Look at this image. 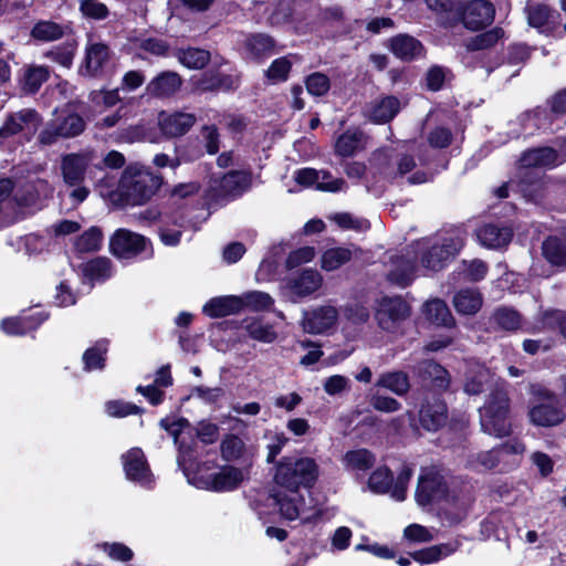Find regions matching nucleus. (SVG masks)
Returning a JSON list of instances; mask_svg holds the SVG:
<instances>
[{"label": "nucleus", "mask_w": 566, "mask_h": 566, "mask_svg": "<svg viewBox=\"0 0 566 566\" xmlns=\"http://www.w3.org/2000/svg\"><path fill=\"white\" fill-rule=\"evenodd\" d=\"M418 158L421 166L428 164V157L413 142H399L376 149L369 158V167L374 176L399 182L406 178L409 185H421L430 181L433 174L427 169H416Z\"/></svg>", "instance_id": "f257e3e1"}, {"label": "nucleus", "mask_w": 566, "mask_h": 566, "mask_svg": "<svg viewBox=\"0 0 566 566\" xmlns=\"http://www.w3.org/2000/svg\"><path fill=\"white\" fill-rule=\"evenodd\" d=\"M467 238L462 227L444 228L432 237L422 238L410 244V253L418 263L429 271L442 270L464 245Z\"/></svg>", "instance_id": "f03ea898"}, {"label": "nucleus", "mask_w": 566, "mask_h": 566, "mask_svg": "<svg viewBox=\"0 0 566 566\" xmlns=\"http://www.w3.org/2000/svg\"><path fill=\"white\" fill-rule=\"evenodd\" d=\"M94 150H82L64 154L60 158V172L63 184L71 189L69 197L74 205H81L90 195V188L85 185L92 168L102 169L95 164Z\"/></svg>", "instance_id": "7ed1b4c3"}, {"label": "nucleus", "mask_w": 566, "mask_h": 566, "mask_svg": "<svg viewBox=\"0 0 566 566\" xmlns=\"http://www.w3.org/2000/svg\"><path fill=\"white\" fill-rule=\"evenodd\" d=\"M163 179L149 167L140 164L128 165L120 176L123 208L148 202L160 188Z\"/></svg>", "instance_id": "20e7f679"}, {"label": "nucleus", "mask_w": 566, "mask_h": 566, "mask_svg": "<svg viewBox=\"0 0 566 566\" xmlns=\"http://www.w3.org/2000/svg\"><path fill=\"white\" fill-rule=\"evenodd\" d=\"M319 474L316 461L310 457L286 455L275 465L274 482L286 491L311 489Z\"/></svg>", "instance_id": "39448f33"}, {"label": "nucleus", "mask_w": 566, "mask_h": 566, "mask_svg": "<svg viewBox=\"0 0 566 566\" xmlns=\"http://www.w3.org/2000/svg\"><path fill=\"white\" fill-rule=\"evenodd\" d=\"M510 400L503 386L491 391L485 405L480 408L482 430L494 437H505L511 432L509 421Z\"/></svg>", "instance_id": "423d86ee"}, {"label": "nucleus", "mask_w": 566, "mask_h": 566, "mask_svg": "<svg viewBox=\"0 0 566 566\" xmlns=\"http://www.w3.org/2000/svg\"><path fill=\"white\" fill-rule=\"evenodd\" d=\"M411 314L409 304L401 296H382L375 305V321L385 333L403 334L405 323Z\"/></svg>", "instance_id": "0eeeda50"}, {"label": "nucleus", "mask_w": 566, "mask_h": 566, "mask_svg": "<svg viewBox=\"0 0 566 566\" xmlns=\"http://www.w3.org/2000/svg\"><path fill=\"white\" fill-rule=\"evenodd\" d=\"M272 499L285 520L300 518L302 523H316L322 517V509L315 504L307 505L304 496L297 491H276Z\"/></svg>", "instance_id": "6e6552de"}, {"label": "nucleus", "mask_w": 566, "mask_h": 566, "mask_svg": "<svg viewBox=\"0 0 566 566\" xmlns=\"http://www.w3.org/2000/svg\"><path fill=\"white\" fill-rule=\"evenodd\" d=\"M85 128L84 119L76 113L69 109L56 112L52 119L39 134V142L44 146H50L59 138H72L83 133Z\"/></svg>", "instance_id": "1a4fd4ad"}, {"label": "nucleus", "mask_w": 566, "mask_h": 566, "mask_svg": "<svg viewBox=\"0 0 566 566\" xmlns=\"http://www.w3.org/2000/svg\"><path fill=\"white\" fill-rule=\"evenodd\" d=\"M184 474L188 482L198 489H205L214 492H229L237 489L244 479L241 469L228 465L219 472L210 474L207 478L198 476L191 472L188 467H184Z\"/></svg>", "instance_id": "9d476101"}, {"label": "nucleus", "mask_w": 566, "mask_h": 566, "mask_svg": "<svg viewBox=\"0 0 566 566\" xmlns=\"http://www.w3.org/2000/svg\"><path fill=\"white\" fill-rule=\"evenodd\" d=\"M109 248L118 259L149 258L153 254L150 242L142 234L127 229H118L111 238Z\"/></svg>", "instance_id": "9b49d317"}, {"label": "nucleus", "mask_w": 566, "mask_h": 566, "mask_svg": "<svg viewBox=\"0 0 566 566\" xmlns=\"http://www.w3.org/2000/svg\"><path fill=\"white\" fill-rule=\"evenodd\" d=\"M42 124L41 115L33 108H22L7 115L0 128V142L6 138L20 135L24 140H30Z\"/></svg>", "instance_id": "f8f14e48"}, {"label": "nucleus", "mask_w": 566, "mask_h": 566, "mask_svg": "<svg viewBox=\"0 0 566 566\" xmlns=\"http://www.w3.org/2000/svg\"><path fill=\"white\" fill-rule=\"evenodd\" d=\"M323 277L318 271L306 269L287 275L281 283V293L289 301L296 303L318 291Z\"/></svg>", "instance_id": "ddd939ff"}, {"label": "nucleus", "mask_w": 566, "mask_h": 566, "mask_svg": "<svg viewBox=\"0 0 566 566\" xmlns=\"http://www.w3.org/2000/svg\"><path fill=\"white\" fill-rule=\"evenodd\" d=\"M448 484L441 471L436 467L423 468L418 479L416 501L420 506L440 502L447 496Z\"/></svg>", "instance_id": "4468645a"}, {"label": "nucleus", "mask_w": 566, "mask_h": 566, "mask_svg": "<svg viewBox=\"0 0 566 566\" xmlns=\"http://www.w3.org/2000/svg\"><path fill=\"white\" fill-rule=\"evenodd\" d=\"M51 193L50 184L35 176L12 182L10 197L15 206V216L18 214V208L34 206L41 198H46Z\"/></svg>", "instance_id": "2eb2a0df"}, {"label": "nucleus", "mask_w": 566, "mask_h": 566, "mask_svg": "<svg viewBox=\"0 0 566 566\" xmlns=\"http://www.w3.org/2000/svg\"><path fill=\"white\" fill-rule=\"evenodd\" d=\"M338 311L333 305H322L303 312L302 327L308 334H324L336 326Z\"/></svg>", "instance_id": "dca6fc26"}, {"label": "nucleus", "mask_w": 566, "mask_h": 566, "mask_svg": "<svg viewBox=\"0 0 566 566\" xmlns=\"http://www.w3.org/2000/svg\"><path fill=\"white\" fill-rule=\"evenodd\" d=\"M122 459L128 480L148 489L154 485V476L142 449L133 448Z\"/></svg>", "instance_id": "f3484780"}, {"label": "nucleus", "mask_w": 566, "mask_h": 566, "mask_svg": "<svg viewBox=\"0 0 566 566\" xmlns=\"http://www.w3.org/2000/svg\"><path fill=\"white\" fill-rule=\"evenodd\" d=\"M418 260L410 253V245L401 254L390 256L387 279L399 287L408 286L416 276Z\"/></svg>", "instance_id": "a211bd4d"}, {"label": "nucleus", "mask_w": 566, "mask_h": 566, "mask_svg": "<svg viewBox=\"0 0 566 566\" xmlns=\"http://www.w3.org/2000/svg\"><path fill=\"white\" fill-rule=\"evenodd\" d=\"M294 180L303 187H314L317 190L337 192L342 191L346 182L340 178H333L328 171L314 168H302L294 172Z\"/></svg>", "instance_id": "6ab92c4d"}, {"label": "nucleus", "mask_w": 566, "mask_h": 566, "mask_svg": "<svg viewBox=\"0 0 566 566\" xmlns=\"http://www.w3.org/2000/svg\"><path fill=\"white\" fill-rule=\"evenodd\" d=\"M495 10L486 0H471L461 8V18L469 30H479L492 23Z\"/></svg>", "instance_id": "aec40b11"}, {"label": "nucleus", "mask_w": 566, "mask_h": 566, "mask_svg": "<svg viewBox=\"0 0 566 566\" xmlns=\"http://www.w3.org/2000/svg\"><path fill=\"white\" fill-rule=\"evenodd\" d=\"M160 427L174 438V442L179 450L178 465L184 471V467H187L186 457L189 450L184 436H192L190 422L182 417L169 416L160 420Z\"/></svg>", "instance_id": "412c9836"}, {"label": "nucleus", "mask_w": 566, "mask_h": 566, "mask_svg": "<svg viewBox=\"0 0 566 566\" xmlns=\"http://www.w3.org/2000/svg\"><path fill=\"white\" fill-rule=\"evenodd\" d=\"M553 120L552 114L544 107H537L531 112L523 113L517 118V124L521 128L518 130L512 129V137L516 138L520 135L531 136L538 130H553Z\"/></svg>", "instance_id": "4be33fe9"}, {"label": "nucleus", "mask_w": 566, "mask_h": 566, "mask_svg": "<svg viewBox=\"0 0 566 566\" xmlns=\"http://www.w3.org/2000/svg\"><path fill=\"white\" fill-rule=\"evenodd\" d=\"M196 123V116L185 112H160L158 115V127L167 138H175L186 135Z\"/></svg>", "instance_id": "5701e85b"}, {"label": "nucleus", "mask_w": 566, "mask_h": 566, "mask_svg": "<svg viewBox=\"0 0 566 566\" xmlns=\"http://www.w3.org/2000/svg\"><path fill=\"white\" fill-rule=\"evenodd\" d=\"M448 410L444 401L432 396L426 398L419 409V422L427 431H438L447 422Z\"/></svg>", "instance_id": "b1692460"}, {"label": "nucleus", "mask_w": 566, "mask_h": 566, "mask_svg": "<svg viewBox=\"0 0 566 566\" xmlns=\"http://www.w3.org/2000/svg\"><path fill=\"white\" fill-rule=\"evenodd\" d=\"M528 418L536 427L552 428L566 420V412L555 401L535 402L528 410Z\"/></svg>", "instance_id": "393cba45"}, {"label": "nucleus", "mask_w": 566, "mask_h": 566, "mask_svg": "<svg viewBox=\"0 0 566 566\" xmlns=\"http://www.w3.org/2000/svg\"><path fill=\"white\" fill-rule=\"evenodd\" d=\"M44 311L36 310L31 313H23L17 317L4 318L1 322V329L12 336L25 335L36 329L44 321L48 319Z\"/></svg>", "instance_id": "a878e982"}, {"label": "nucleus", "mask_w": 566, "mask_h": 566, "mask_svg": "<svg viewBox=\"0 0 566 566\" xmlns=\"http://www.w3.org/2000/svg\"><path fill=\"white\" fill-rule=\"evenodd\" d=\"M560 163L557 150L553 147H538L526 150L520 158V175H526L528 168H552Z\"/></svg>", "instance_id": "bb28decb"}, {"label": "nucleus", "mask_w": 566, "mask_h": 566, "mask_svg": "<svg viewBox=\"0 0 566 566\" xmlns=\"http://www.w3.org/2000/svg\"><path fill=\"white\" fill-rule=\"evenodd\" d=\"M51 70L46 65L24 64L18 73L20 88L25 94H35L50 78Z\"/></svg>", "instance_id": "cd10ccee"}, {"label": "nucleus", "mask_w": 566, "mask_h": 566, "mask_svg": "<svg viewBox=\"0 0 566 566\" xmlns=\"http://www.w3.org/2000/svg\"><path fill=\"white\" fill-rule=\"evenodd\" d=\"M181 84L182 80L177 72L164 71L148 82L146 93L157 98H167L175 95Z\"/></svg>", "instance_id": "c85d7f7f"}, {"label": "nucleus", "mask_w": 566, "mask_h": 566, "mask_svg": "<svg viewBox=\"0 0 566 566\" xmlns=\"http://www.w3.org/2000/svg\"><path fill=\"white\" fill-rule=\"evenodd\" d=\"M109 48L104 43H91L85 49V56L80 67L83 75L96 76L109 61Z\"/></svg>", "instance_id": "c756f323"}, {"label": "nucleus", "mask_w": 566, "mask_h": 566, "mask_svg": "<svg viewBox=\"0 0 566 566\" xmlns=\"http://www.w3.org/2000/svg\"><path fill=\"white\" fill-rule=\"evenodd\" d=\"M480 243L489 249H500L510 243L513 237L512 229L495 223H488L478 230Z\"/></svg>", "instance_id": "7c9ffc66"}, {"label": "nucleus", "mask_w": 566, "mask_h": 566, "mask_svg": "<svg viewBox=\"0 0 566 566\" xmlns=\"http://www.w3.org/2000/svg\"><path fill=\"white\" fill-rule=\"evenodd\" d=\"M243 49L249 59L260 61L275 53V42L263 33L249 34L244 38Z\"/></svg>", "instance_id": "2f4dec72"}, {"label": "nucleus", "mask_w": 566, "mask_h": 566, "mask_svg": "<svg viewBox=\"0 0 566 566\" xmlns=\"http://www.w3.org/2000/svg\"><path fill=\"white\" fill-rule=\"evenodd\" d=\"M417 374L423 382L430 384L434 389L447 390L450 385L448 370L433 360H423L417 367Z\"/></svg>", "instance_id": "473e14b6"}, {"label": "nucleus", "mask_w": 566, "mask_h": 566, "mask_svg": "<svg viewBox=\"0 0 566 566\" xmlns=\"http://www.w3.org/2000/svg\"><path fill=\"white\" fill-rule=\"evenodd\" d=\"M367 136L358 128H349L335 143V153L340 157H352L366 148Z\"/></svg>", "instance_id": "72a5a7b5"}, {"label": "nucleus", "mask_w": 566, "mask_h": 566, "mask_svg": "<svg viewBox=\"0 0 566 566\" xmlns=\"http://www.w3.org/2000/svg\"><path fill=\"white\" fill-rule=\"evenodd\" d=\"M242 308V300L238 296H219L208 301L202 312L212 318L224 317L240 312Z\"/></svg>", "instance_id": "f704fd0d"}, {"label": "nucleus", "mask_w": 566, "mask_h": 566, "mask_svg": "<svg viewBox=\"0 0 566 566\" xmlns=\"http://www.w3.org/2000/svg\"><path fill=\"white\" fill-rule=\"evenodd\" d=\"M342 463L348 472L365 473L376 463V455L365 448L349 450L343 455Z\"/></svg>", "instance_id": "c9c22d12"}, {"label": "nucleus", "mask_w": 566, "mask_h": 566, "mask_svg": "<svg viewBox=\"0 0 566 566\" xmlns=\"http://www.w3.org/2000/svg\"><path fill=\"white\" fill-rule=\"evenodd\" d=\"M400 109V101L395 96H385L373 102L368 108V116L375 123L391 120Z\"/></svg>", "instance_id": "e433bc0d"}, {"label": "nucleus", "mask_w": 566, "mask_h": 566, "mask_svg": "<svg viewBox=\"0 0 566 566\" xmlns=\"http://www.w3.org/2000/svg\"><path fill=\"white\" fill-rule=\"evenodd\" d=\"M545 260L559 270H566V240L558 237H548L542 244Z\"/></svg>", "instance_id": "4c0bfd02"}, {"label": "nucleus", "mask_w": 566, "mask_h": 566, "mask_svg": "<svg viewBox=\"0 0 566 566\" xmlns=\"http://www.w3.org/2000/svg\"><path fill=\"white\" fill-rule=\"evenodd\" d=\"M556 13L546 4L536 3L527 7V19L530 25L541 32H551L556 24Z\"/></svg>", "instance_id": "58836bf2"}, {"label": "nucleus", "mask_w": 566, "mask_h": 566, "mask_svg": "<svg viewBox=\"0 0 566 566\" xmlns=\"http://www.w3.org/2000/svg\"><path fill=\"white\" fill-rule=\"evenodd\" d=\"M99 196L112 207L123 208L120 178L117 180L114 175L104 174L96 182Z\"/></svg>", "instance_id": "ea45409f"}, {"label": "nucleus", "mask_w": 566, "mask_h": 566, "mask_svg": "<svg viewBox=\"0 0 566 566\" xmlns=\"http://www.w3.org/2000/svg\"><path fill=\"white\" fill-rule=\"evenodd\" d=\"M65 34L64 27L51 20H40L30 31L31 39L36 43L54 42Z\"/></svg>", "instance_id": "a19ab883"}, {"label": "nucleus", "mask_w": 566, "mask_h": 566, "mask_svg": "<svg viewBox=\"0 0 566 566\" xmlns=\"http://www.w3.org/2000/svg\"><path fill=\"white\" fill-rule=\"evenodd\" d=\"M391 52L401 60H412L422 53V44L413 36L399 34L390 40Z\"/></svg>", "instance_id": "79ce46f5"}, {"label": "nucleus", "mask_w": 566, "mask_h": 566, "mask_svg": "<svg viewBox=\"0 0 566 566\" xmlns=\"http://www.w3.org/2000/svg\"><path fill=\"white\" fill-rule=\"evenodd\" d=\"M422 312L426 318L432 324L444 327H451L454 325V318L448 305L439 298L428 301L423 305Z\"/></svg>", "instance_id": "37998d69"}, {"label": "nucleus", "mask_w": 566, "mask_h": 566, "mask_svg": "<svg viewBox=\"0 0 566 566\" xmlns=\"http://www.w3.org/2000/svg\"><path fill=\"white\" fill-rule=\"evenodd\" d=\"M453 305L459 314L474 315L482 306V296L478 290L464 289L454 295Z\"/></svg>", "instance_id": "c03bdc74"}, {"label": "nucleus", "mask_w": 566, "mask_h": 566, "mask_svg": "<svg viewBox=\"0 0 566 566\" xmlns=\"http://www.w3.org/2000/svg\"><path fill=\"white\" fill-rule=\"evenodd\" d=\"M251 175L245 171L232 170L224 174L219 181L220 190L226 195H240L250 185Z\"/></svg>", "instance_id": "a18cd8bd"}, {"label": "nucleus", "mask_w": 566, "mask_h": 566, "mask_svg": "<svg viewBox=\"0 0 566 566\" xmlns=\"http://www.w3.org/2000/svg\"><path fill=\"white\" fill-rule=\"evenodd\" d=\"M376 386L390 390L397 396H405L409 391L410 382L408 375L398 370L380 375Z\"/></svg>", "instance_id": "49530a36"}, {"label": "nucleus", "mask_w": 566, "mask_h": 566, "mask_svg": "<svg viewBox=\"0 0 566 566\" xmlns=\"http://www.w3.org/2000/svg\"><path fill=\"white\" fill-rule=\"evenodd\" d=\"M108 342L101 339L94 346L87 348L83 354L84 369L86 371L102 370L105 367Z\"/></svg>", "instance_id": "de8ad7c7"}, {"label": "nucleus", "mask_w": 566, "mask_h": 566, "mask_svg": "<svg viewBox=\"0 0 566 566\" xmlns=\"http://www.w3.org/2000/svg\"><path fill=\"white\" fill-rule=\"evenodd\" d=\"M490 380V370L484 366L476 365L467 373L464 391L469 395H479Z\"/></svg>", "instance_id": "09e8293b"}, {"label": "nucleus", "mask_w": 566, "mask_h": 566, "mask_svg": "<svg viewBox=\"0 0 566 566\" xmlns=\"http://www.w3.org/2000/svg\"><path fill=\"white\" fill-rule=\"evenodd\" d=\"M234 87V80L230 75L220 74L217 72H206L201 75L197 83V88L203 92L218 91V90H232Z\"/></svg>", "instance_id": "8fccbe9b"}, {"label": "nucleus", "mask_w": 566, "mask_h": 566, "mask_svg": "<svg viewBox=\"0 0 566 566\" xmlns=\"http://www.w3.org/2000/svg\"><path fill=\"white\" fill-rule=\"evenodd\" d=\"M469 510L467 500H447L441 507L440 517L448 525H455L465 518Z\"/></svg>", "instance_id": "3c124183"}, {"label": "nucleus", "mask_w": 566, "mask_h": 566, "mask_svg": "<svg viewBox=\"0 0 566 566\" xmlns=\"http://www.w3.org/2000/svg\"><path fill=\"white\" fill-rule=\"evenodd\" d=\"M178 61L188 69L199 70L210 61V53L198 48L180 49L177 52Z\"/></svg>", "instance_id": "603ef678"}, {"label": "nucleus", "mask_w": 566, "mask_h": 566, "mask_svg": "<svg viewBox=\"0 0 566 566\" xmlns=\"http://www.w3.org/2000/svg\"><path fill=\"white\" fill-rule=\"evenodd\" d=\"M12 181L10 179L0 180V221L12 222L17 219L15 206L11 200Z\"/></svg>", "instance_id": "864d4df0"}, {"label": "nucleus", "mask_w": 566, "mask_h": 566, "mask_svg": "<svg viewBox=\"0 0 566 566\" xmlns=\"http://www.w3.org/2000/svg\"><path fill=\"white\" fill-rule=\"evenodd\" d=\"M394 476L387 467L376 469L369 476L368 488L377 494L390 493L392 489Z\"/></svg>", "instance_id": "5fc2aeb1"}, {"label": "nucleus", "mask_w": 566, "mask_h": 566, "mask_svg": "<svg viewBox=\"0 0 566 566\" xmlns=\"http://www.w3.org/2000/svg\"><path fill=\"white\" fill-rule=\"evenodd\" d=\"M352 258V252L346 248H332L326 250L321 259L322 268L326 271H334L347 263Z\"/></svg>", "instance_id": "6e6d98bb"}, {"label": "nucleus", "mask_w": 566, "mask_h": 566, "mask_svg": "<svg viewBox=\"0 0 566 566\" xmlns=\"http://www.w3.org/2000/svg\"><path fill=\"white\" fill-rule=\"evenodd\" d=\"M83 274L90 281H105L112 275L111 261L106 258L94 259L84 265Z\"/></svg>", "instance_id": "4d7b16f0"}, {"label": "nucleus", "mask_w": 566, "mask_h": 566, "mask_svg": "<svg viewBox=\"0 0 566 566\" xmlns=\"http://www.w3.org/2000/svg\"><path fill=\"white\" fill-rule=\"evenodd\" d=\"M492 318L497 326L505 331H516L522 324L520 313L511 307L496 308Z\"/></svg>", "instance_id": "13d9d810"}, {"label": "nucleus", "mask_w": 566, "mask_h": 566, "mask_svg": "<svg viewBox=\"0 0 566 566\" xmlns=\"http://www.w3.org/2000/svg\"><path fill=\"white\" fill-rule=\"evenodd\" d=\"M454 549L448 544L430 546L411 554V557L420 564H430L449 556Z\"/></svg>", "instance_id": "bf43d9fd"}, {"label": "nucleus", "mask_w": 566, "mask_h": 566, "mask_svg": "<svg viewBox=\"0 0 566 566\" xmlns=\"http://www.w3.org/2000/svg\"><path fill=\"white\" fill-rule=\"evenodd\" d=\"M503 462L501 450L493 448L489 451L479 452L469 460V467L474 470H492Z\"/></svg>", "instance_id": "052dcab7"}, {"label": "nucleus", "mask_w": 566, "mask_h": 566, "mask_svg": "<svg viewBox=\"0 0 566 566\" xmlns=\"http://www.w3.org/2000/svg\"><path fill=\"white\" fill-rule=\"evenodd\" d=\"M43 56L69 69L72 66L75 56V45L69 42L54 46L45 51Z\"/></svg>", "instance_id": "680f3d73"}, {"label": "nucleus", "mask_w": 566, "mask_h": 566, "mask_svg": "<svg viewBox=\"0 0 566 566\" xmlns=\"http://www.w3.org/2000/svg\"><path fill=\"white\" fill-rule=\"evenodd\" d=\"M245 329L251 338L263 343H272L277 336L271 324L263 323L260 319L248 323Z\"/></svg>", "instance_id": "e2e57ef3"}, {"label": "nucleus", "mask_w": 566, "mask_h": 566, "mask_svg": "<svg viewBox=\"0 0 566 566\" xmlns=\"http://www.w3.org/2000/svg\"><path fill=\"white\" fill-rule=\"evenodd\" d=\"M102 238V231L92 227L76 239L75 249L78 252H95L101 248Z\"/></svg>", "instance_id": "0e129e2a"}, {"label": "nucleus", "mask_w": 566, "mask_h": 566, "mask_svg": "<svg viewBox=\"0 0 566 566\" xmlns=\"http://www.w3.org/2000/svg\"><path fill=\"white\" fill-rule=\"evenodd\" d=\"M136 48L154 56H166L169 51V44L165 40L155 36L137 39Z\"/></svg>", "instance_id": "69168bd1"}, {"label": "nucleus", "mask_w": 566, "mask_h": 566, "mask_svg": "<svg viewBox=\"0 0 566 566\" xmlns=\"http://www.w3.org/2000/svg\"><path fill=\"white\" fill-rule=\"evenodd\" d=\"M292 62L286 57L275 59L265 71L268 80L272 83L285 82L289 77Z\"/></svg>", "instance_id": "338daca9"}, {"label": "nucleus", "mask_w": 566, "mask_h": 566, "mask_svg": "<svg viewBox=\"0 0 566 566\" xmlns=\"http://www.w3.org/2000/svg\"><path fill=\"white\" fill-rule=\"evenodd\" d=\"M504 35V32L500 28H493L484 33H481L473 38L468 48L471 50H485L495 45Z\"/></svg>", "instance_id": "774afa93"}]
</instances>
